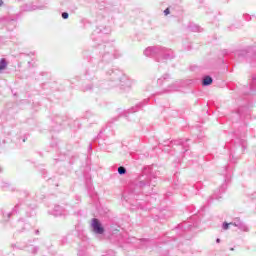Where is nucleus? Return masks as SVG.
Masks as SVG:
<instances>
[{
	"label": "nucleus",
	"mask_w": 256,
	"mask_h": 256,
	"mask_svg": "<svg viewBox=\"0 0 256 256\" xmlns=\"http://www.w3.org/2000/svg\"><path fill=\"white\" fill-rule=\"evenodd\" d=\"M230 225H234V227H238V229H241L242 231H247V226H245V224H243L241 221L230 223Z\"/></svg>",
	"instance_id": "3"
},
{
	"label": "nucleus",
	"mask_w": 256,
	"mask_h": 256,
	"mask_svg": "<svg viewBox=\"0 0 256 256\" xmlns=\"http://www.w3.org/2000/svg\"><path fill=\"white\" fill-rule=\"evenodd\" d=\"M202 83L205 87H207V86L211 85V83H213V78H211V76H206V77H204Z\"/></svg>",
	"instance_id": "4"
},
{
	"label": "nucleus",
	"mask_w": 256,
	"mask_h": 256,
	"mask_svg": "<svg viewBox=\"0 0 256 256\" xmlns=\"http://www.w3.org/2000/svg\"><path fill=\"white\" fill-rule=\"evenodd\" d=\"M62 17L64 19H69V13H67V12L62 13Z\"/></svg>",
	"instance_id": "8"
},
{
	"label": "nucleus",
	"mask_w": 256,
	"mask_h": 256,
	"mask_svg": "<svg viewBox=\"0 0 256 256\" xmlns=\"http://www.w3.org/2000/svg\"><path fill=\"white\" fill-rule=\"evenodd\" d=\"M3 5V0H0V7Z\"/></svg>",
	"instance_id": "11"
},
{
	"label": "nucleus",
	"mask_w": 256,
	"mask_h": 256,
	"mask_svg": "<svg viewBox=\"0 0 256 256\" xmlns=\"http://www.w3.org/2000/svg\"><path fill=\"white\" fill-rule=\"evenodd\" d=\"M3 69H7V61L5 60V58H2L0 60V71H3Z\"/></svg>",
	"instance_id": "5"
},
{
	"label": "nucleus",
	"mask_w": 256,
	"mask_h": 256,
	"mask_svg": "<svg viewBox=\"0 0 256 256\" xmlns=\"http://www.w3.org/2000/svg\"><path fill=\"white\" fill-rule=\"evenodd\" d=\"M229 225H231V223H227V222H225L224 224H223V229H224V231H227V229H229Z\"/></svg>",
	"instance_id": "7"
},
{
	"label": "nucleus",
	"mask_w": 256,
	"mask_h": 256,
	"mask_svg": "<svg viewBox=\"0 0 256 256\" xmlns=\"http://www.w3.org/2000/svg\"><path fill=\"white\" fill-rule=\"evenodd\" d=\"M0 173H1V168H0Z\"/></svg>",
	"instance_id": "12"
},
{
	"label": "nucleus",
	"mask_w": 256,
	"mask_h": 256,
	"mask_svg": "<svg viewBox=\"0 0 256 256\" xmlns=\"http://www.w3.org/2000/svg\"><path fill=\"white\" fill-rule=\"evenodd\" d=\"M216 243H221V239L217 238Z\"/></svg>",
	"instance_id": "10"
},
{
	"label": "nucleus",
	"mask_w": 256,
	"mask_h": 256,
	"mask_svg": "<svg viewBox=\"0 0 256 256\" xmlns=\"http://www.w3.org/2000/svg\"><path fill=\"white\" fill-rule=\"evenodd\" d=\"M170 11L169 8H167L166 10H164V15H169Z\"/></svg>",
	"instance_id": "9"
},
{
	"label": "nucleus",
	"mask_w": 256,
	"mask_h": 256,
	"mask_svg": "<svg viewBox=\"0 0 256 256\" xmlns=\"http://www.w3.org/2000/svg\"><path fill=\"white\" fill-rule=\"evenodd\" d=\"M156 49L155 47H148L144 50V55L146 57H151V55H155Z\"/></svg>",
	"instance_id": "2"
},
{
	"label": "nucleus",
	"mask_w": 256,
	"mask_h": 256,
	"mask_svg": "<svg viewBox=\"0 0 256 256\" xmlns=\"http://www.w3.org/2000/svg\"><path fill=\"white\" fill-rule=\"evenodd\" d=\"M91 227L96 235H103L105 233V228H103V225H101V222L97 218L92 219Z\"/></svg>",
	"instance_id": "1"
},
{
	"label": "nucleus",
	"mask_w": 256,
	"mask_h": 256,
	"mask_svg": "<svg viewBox=\"0 0 256 256\" xmlns=\"http://www.w3.org/2000/svg\"><path fill=\"white\" fill-rule=\"evenodd\" d=\"M118 173H119V175H125L127 173V169H125V167H123V166H120L118 168Z\"/></svg>",
	"instance_id": "6"
}]
</instances>
